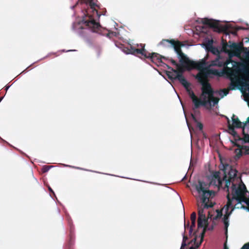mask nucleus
Segmentation results:
<instances>
[{
    "instance_id": "58836bf2",
    "label": "nucleus",
    "mask_w": 249,
    "mask_h": 249,
    "mask_svg": "<svg viewBox=\"0 0 249 249\" xmlns=\"http://www.w3.org/2000/svg\"><path fill=\"white\" fill-rule=\"evenodd\" d=\"M189 222H188L187 224H186L185 223H184V228H185V229H186L187 228H189Z\"/></svg>"
},
{
    "instance_id": "864d4df0",
    "label": "nucleus",
    "mask_w": 249,
    "mask_h": 249,
    "mask_svg": "<svg viewBox=\"0 0 249 249\" xmlns=\"http://www.w3.org/2000/svg\"><path fill=\"white\" fill-rule=\"evenodd\" d=\"M209 216H210V217H211V216H210V213H209Z\"/></svg>"
},
{
    "instance_id": "bb28decb",
    "label": "nucleus",
    "mask_w": 249,
    "mask_h": 249,
    "mask_svg": "<svg viewBox=\"0 0 249 249\" xmlns=\"http://www.w3.org/2000/svg\"><path fill=\"white\" fill-rule=\"evenodd\" d=\"M200 222H201L200 226L197 224V226H198V228H203L205 225H208L207 220H203V219H201Z\"/></svg>"
},
{
    "instance_id": "f3484780",
    "label": "nucleus",
    "mask_w": 249,
    "mask_h": 249,
    "mask_svg": "<svg viewBox=\"0 0 249 249\" xmlns=\"http://www.w3.org/2000/svg\"><path fill=\"white\" fill-rule=\"evenodd\" d=\"M224 65V62L221 61L219 58V57L216 58L215 60H213L211 61L210 66H218L222 67Z\"/></svg>"
},
{
    "instance_id": "e433bc0d",
    "label": "nucleus",
    "mask_w": 249,
    "mask_h": 249,
    "mask_svg": "<svg viewBox=\"0 0 249 249\" xmlns=\"http://www.w3.org/2000/svg\"><path fill=\"white\" fill-rule=\"evenodd\" d=\"M186 243H182L180 249H185L184 248L186 246Z\"/></svg>"
},
{
    "instance_id": "ddd939ff",
    "label": "nucleus",
    "mask_w": 249,
    "mask_h": 249,
    "mask_svg": "<svg viewBox=\"0 0 249 249\" xmlns=\"http://www.w3.org/2000/svg\"><path fill=\"white\" fill-rule=\"evenodd\" d=\"M219 174L220 173L218 172H216L213 174L210 184H207V185L209 186V188L210 187V185H214L217 187L218 189L220 188H223L222 184L225 180H224V179L223 180L221 179ZM205 183L207 184L206 183Z\"/></svg>"
},
{
    "instance_id": "72a5a7b5",
    "label": "nucleus",
    "mask_w": 249,
    "mask_h": 249,
    "mask_svg": "<svg viewBox=\"0 0 249 249\" xmlns=\"http://www.w3.org/2000/svg\"><path fill=\"white\" fill-rule=\"evenodd\" d=\"M170 61H171V62L172 63V64L173 65L176 66V67L179 65L178 63H177V62H176L175 60H174V59H171L170 60Z\"/></svg>"
},
{
    "instance_id": "423d86ee",
    "label": "nucleus",
    "mask_w": 249,
    "mask_h": 249,
    "mask_svg": "<svg viewBox=\"0 0 249 249\" xmlns=\"http://www.w3.org/2000/svg\"><path fill=\"white\" fill-rule=\"evenodd\" d=\"M222 50L229 53L230 56H235L239 57L242 52L246 54V57L249 58V47H244L242 42L236 43L229 41L228 43L222 39Z\"/></svg>"
},
{
    "instance_id": "2eb2a0df",
    "label": "nucleus",
    "mask_w": 249,
    "mask_h": 249,
    "mask_svg": "<svg viewBox=\"0 0 249 249\" xmlns=\"http://www.w3.org/2000/svg\"><path fill=\"white\" fill-rule=\"evenodd\" d=\"M235 115L233 114L231 118L232 121V124L231 125L233 126L234 127L238 128H242L243 133H244V128L246 125H247V122H248V121L245 123H242L240 121V120L237 117L235 118Z\"/></svg>"
},
{
    "instance_id": "c03bdc74",
    "label": "nucleus",
    "mask_w": 249,
    "mask_h": 249,
    "mask_svg": "<svg viewBox=\"0 0 249 249\" xmlns=\"http://www.w3.org/2000/svg\"><path fill=\"white\" fill-rule=\"evenodd\" d=\"M240 29H243V30H244V29H246V28H243V27H238V28H237V30H240Z\"/></svg>"
},
{
    "instance_id": "7ed1b4c3",
    "label": "nucleus",
    "mask_w": 249,
    "mask_h": 249,
    "mask_svg": "<svg viewBox=\"0 0 249 249\" xmlns=\"http://www.w3.org/2000/svg\"><path fill=\"white\" fill-rule=\"evenodd\" d=\"M195 188L198 193V197L200 199L201 203L203 204V208H198V215L205 214L204 209L212 208L213 204L212 202H209L210 198H213L215 195V192L209 190V186L205 182L198 180L197 184H196Z\"/></svg>"
},
{
    "instance_id": "ea45409f",
    "label": "nucleus",
    "mask_w": 249,
    "mask_h": 249,
    "mask_svg": "<svg viewBox=\"0 0 249 249\" xmlns=\"http://www.w3.org/2000/svg\"><path fill=\"white\" fill-rule=\"evenodd\" d=\"M114 34H115V33H113V32L108 33L107 34V36H109V37H111V35H114Z\"/></svg>"
},
{
    "instance_id": "de8ad7c7",
    "label": "nucleus",
    "mask_w": 249,
    "mask_h": 249,
    "mask_svg": "<svg viewBox=\"0 0 249 249\" xmlns=\"http://www.w3.org/2000/svg\"><path fill=\"white\" fill-rule=\"evenodd\" d=\"M248 91H249L248 96L249 97V88H248Z\"/></svg>"
},
{
    "instance_id": "20e7f679",
    "label": "nucleus",
    "mask_w": 249,
    "mask_h": 249,
    "mask_svg": "<svg viewBox=\"0 0 249 249\" xmlns=\"http://www.w3.org/2000/svg\"><path fill=\"white\" fill-rule=\"evenodd\" d=\"M211 74L217 75L218 74V71L215 69L206 68L204 71L199 72L196 75V78L202 85L201 89L202 95L203 96L204 94H207L211 100L213 99V100L214 99V100H215L214 104H218L219 100V98L214 96V91L210 84L206 81L208 75Z\"/></svg>"
},
{
    "instance_id": "6ab92c4d",
    "label": "nucleus",
    "mask_w": 249,
    "mask_h": 249,
    "mask_svg": "<svg viewBox=\"0 0 249 249\" xmlns=\"http://www.w3.org/2000/svg\"><path fill=\"white\" fill-rule=\"evenodd\" d=\"M228 129L229 131H230L231 133L234 136H235V135L237 134L236 132L235 131L234 129V127L233 126H232L231 124H230V121L228 119Z\"/></svg>"
},
{
    "instance_id": "f8f14e48",
    "label": "nucleus",
    "mask_w": 249,
    "mask_h": 249,
    "mask_svg": "<svg viewBox=\"0 0 249 249\" xmlns=\"http://www.w3.org/2000/svg\"><path fill=\"white\" fill-rule=\"evenodd\" d=\"M181 64H182L181 66L180 65H178V66H177V70L174 69L173 68H171V67H170L168 65H167V68L168 69L175 71L177 73L178 80L180 83H183V84H184V83L185 84V83H186L187 80L185 79V78L183 75V73L184 72L185 69L187 70L186 66V65L184 63H183V64L181 63Z\"/></svg>"
},
{
    "instance_id": "603ef678",
    "label": "nucleus",
    "mask_w": 249,
    "mask_h": 249,
    "mask_svg": "<svg viewBox=\"0 0 249 249\" xmlns=\"http://www.w3.org/2000/svg\"><path fill=\"white\" fill-rule=\"evenodd\" d=\"M192 116H193V118H195V117H194V116L193 115H192Z\"/></svg>"
},
{
    "instance_id": "393cba45",
    "label": "nucleus",
    "mask_w": 249,
    "mask_h": 249,
    "mask_svg": "<svg viewBox=\"0 0 249 249\" xmlns=\"http://www.w3.org/2000/svg\"><path fill=\"white\" fill-rule=\"evenodd\" d=\"M214 54H217L219 53V51L218 49L215 47L213 46L212 48L209 51Z\"/></svg>"
},
{
    "instance_id": "1a4fd4ad",
    "label": "nucleus",
    "mask_w": 249,
    "mask_h": 249,
    "mask_svg": "<svg viewBox=\"0 0 249 249\" xmlns=\"http://www.w3.org/2000/svg\"><path fill=\"white\" fill-rule=\"evenodd\" d=\"M179 62L180 63L185 64L187 70L188 71H190L193 69H197L200 70L204 68L206 64L205 60H202L201 62H196L194 61L190 60L184 53L180 58Z\"/></svg>"
},
{
    "instance_id": "c756f323",
    "label": "nucleus",
    "mask_w": 249,
    "mask_h": 249,
    "mask_svg": "<svg viewBox=\"0 0 249 249\" xmlns=\"http://www.w3.org/2000/svg\"><path fill=\"white\" fill-rule=\"evenodd\" d=\"M243 140L245 142H249V134H244V137Z\"/></svg>"
},
{
    "instance_id": "37998d69",
    "label": "nucleus",
    "mask_w": 249,
    "mask_h": 249,
    "mask_svg": "<svg viewBox=\"0 0 249 249\" xmlns=\"http://www.w3.org/2000/svg\"><path fill=\"white\" fill-rule=\"evenodd\" d=\"M224 249H229L227 247V245H226V243H225L224 244Z\"/></svg>"
},
{
    "instance_id": "b1692460",
    "label": "nucleus",
    "mask_w": 249,
    "mask_h": 249,
    "mask_svg": "<svg viewBox=\"0 0 249 249\" xmlns=\"http://www.w3.org/2000/svg\"><path fill=\"white\" fill-rule=\"evenodd\" d=\"M201 219H203V220H207L206 218L205 214H201V215H198L197 222H198V225H199L200 226L201 225L200 221L201 220Z\"/></svg>"
},
{
    "instance_id": "9d476101",
    "label": "nucleus",
    "mask_w": 249,
    "mask_h": 249,
    "mask_svg": "<svg viewBox=\"0 0 249 249\" xmlns=\"http://www.w3.org/2000/svg\"><path fill=\"white\" fill-rule=\"evenodd\" d=\"M227 73L231 77H236L238 74L240 72L244 74L249 79V70L246 66L243 63H238L233 68L226 67Z\"/></svg>"
},
{
    "instance_id": "39448f33",
    "label": "nucleus",
    "mask_w": 249,
    "mask_h": 249,
    "mask_svg": "<svg viewBox=\"0 0 249 249\" xmlns=\"http://www.w3.org/2000/svg\"><path fill=\"white\" fill-rule=\"evenodd\" d=\"M122 50L124 52L127 54H132L139 56L141 59L149 58L153 62L161 63L162 58H165L160 54L156 53H150L144 48V44H141V48L139 49L135 48L132 46L130 47H124L121 44Z\"/></svg>"
},
{
    "instance_id": "a211bd4d",
    "label": "nucleus",
    "mask_w": 249,
    "mask_h": 249,
    "mask_svg": "<svg viewBox=\"0 0 249 249\" xmlns=\"http://www.w3.org/2000/svg\"><path fill=\"white\" fill-rule=\"evenodd\" d=\"M166 74L168 76V78L171 80H178V77L177 76V73L173 71H166Z\"/></svg>"
},
{
    "instance_id": "f257e3e1",
    "label": "nucleus",
    "mask_w": 249,
    "mask_h": 249,
    "mask_svg": "<svg viewBox=\"0 0 249 249\" xmlns=\"http://www.w3.org/2000/svg\"><path fill=\"white\" fill-rule=\"evenodd\" d=\"M231 189L232 197L231 198L230 197L229 191H227L228 194L227 195V198L228 201L227 204L224 207L226 209V212L223 218V222L224 224L226 232H227L228 227L229 225V217L232 211L235 208V207L232 205V200L233 199H235L238 203H241L242 202L246 203L248 202L247 198L246 197L247 190L244 183H242V184H239L238 186H237L235 184L232 183Z\"/></svg>"
},
{
    "instance_id": "3c124183",
    "label": "nucleus",
    "mask_w": 249,
    "mask_h": 249,
    "mask_svg": "<svg viewBox=\"0 0 249 249\" xmlns=\"http://www.w3.org/2000/svg\"><path fill=\"white\" fill-rule=\"evenodd\" d=\"M190 249H194V248L193 247H191Z\"/></svg>"
},
{
    "instance_id": "9b49d317",
    "label": "nucleus",
    "mask_w": 249,
    "mask_h": 249,
    "mask_svg": "<svg viewBox=\"0 0 249 249\" xmlns=\"http://www.w3.org/2000/svg\"><path fill=\"white\" fill-rule=\"evenodd\" d=\"M202 23L204 25H208L211 28H214L218 32H223L226 35L228 34L227 31L229 26L227 25H219L217 20L204 18L202 19Z\"/></svg>"
},
{
    "instance_id": "f03ea898",
    "label": "nucleus",
    "mask_w": 249,
    "mask_h": 249,
    "mask_svg": "<svg viewBox=\"0 0 249 249\" xmlns=\"http://www.w3.org/2000/svg\"><path fill=\"white\" fill-rule=\"evenodd\" d=\"M88 8L84 12L82 21L86 26L93 32H98L101 28L99 20L101 15L98 12L99 6L93 0H90L88 3Z\"/></svg>"
},
{
    "instance_id": "09e8293b",
    "label": "nucleus",
    "mask_w": 249,
    "mask_h": 249,
    "mask_svg": "<svg viewBox=\"0 0 249 249\" xmlns=\"http://www.w3.org/2000/svg\"><path fill=\"white\" fill-rule=\"evenodd\" d=\"M2 98H3V97H1V98H0V102H1V101L2 100Z\"/></svg>"
},
{
    "instance_id": "4be33fe9",
    "label": "nucleus",
    "mask_w": 249,
    "mask_h": 249,
    "mask_svg": "<svg viewBox=\"0 0 249 249\" xmlns=\"http://www.w3.org/2000/svg\"><path fill=\"white\" fill-rule=\"evenodd\" d=\"M229 92V89H221L220 90L219 94L222 96L223 97L224 96H226Z\"/></svg>"
},
{
    "instance_id": "79ce46f5",
    "label": "nucleus",
    "mask_w": 249,
    "mask_h": 249,
    "mask_svg": "<svg viewBox=\"0 0 249 249\" xmlns=\"http://www.w3.org/2000/svg\"><path fill=\"white\" fill-rule=\"evenodd\" d=\"M48 189H49V190L50 191V192L53 193V194H54L53 191V190H52V189L50 187H48Z\"/></svg>"
},
{
    "instance_id": "aec40b11",
    "label": "nucleus",
    "mask_w": 249,
    "mask_h": 249,
    "mask_svg": "<svg viewBox=\"0 0 249 249\" xmlns=\"http://www.w3.org/2000/svg\"><path fill=\"white\" fill-rule=\"evenodd\" d=\"M185 88L188 93H190V92L192 91V89L190 88L191 84L186 80V83L183 84V83H180Z\"/></svg>"
},
{
    "instance_id": "a878e982",
    "label": "nucleus",
    "mask_w": 249,
    "mask_h": 249,
    "mask_svg": "<svg viewBox=\"0 0 249 249\" xmlns=\"http://www.w3.org/2000/svg\"><path fill=\"white\" fill-rule=\"evenodd\" d=\"M236 86V84L233 81V79H231V83L229 86V89H231V90L234 89Z\"/></svg>"
},
{
    "instance_id": "a18cd8bd",
    "label": "nucleus",
    "mask_w": 249,
    "mask_h": 249,
    "mask_svg": "<svg viewBox=\"0 0 249 249\" xmlns=\"http://www.w3.org/2000/svg\"><path fill=\"white\" fill-rule=\"evenodd\" d=\"M230 60H227L226 62L225 63V64L227 65L228 64L230 63Z\"/></svg>"
},
{
    "instance_id": "473e14b6",
    "label": "nucleus",
    "mask_w": 249,
    "mask_h": 249,
    "mask_svg": "<svg viewBox=\"0 0 249 249\" xmlns=\"http://www.w3.org/2000/svg\"><path fill=\"white\" fill-rule=\"evenodd\" d=\"M241 249H249V243L245 244L242 248Z\"/></svg>"
},
{
    "instance_id": "f704fd0d",
    "label": "nucleus",
    "mask_w": 249,
    "mask_h": 249,
    "mask_svg": "<svg viewBox=\"0 0 249 249\" xmlns=\"http://www.w3.org/2000/svg\"><path fill=\"white\" fill-rule=\"evenodd\" d=\"M188 239V237L187 236L185 235V232L184 233L183 237V241L182 243H186V241Z\"/></svg>"
},
{
    "instance_id": "4c0bfd02",
    "label": "nucleus",
    "mask_w": 249,
    "mask_h": 249,
    "mask_svg": "<svg viewBox=\"0 0 249 249\" xmlns=\"http://www.w3.org/2000/svg\"><path fill=\"white\" fill-rule=\"evenodd\" d=\"M198 127H199L200 130H202V128H203V125H202V124L199 123L198 124Z\"/></svg>"
},
{
    "instance_id": "cd10ccee",
    "label": "nucleus",
    "mask_w": 249,
    "mask_h": 249,
    "mask_svg": "<svg viewBox=\"0 0 249 249\" xmlns=\"http://www.w3.org/2000/svg\"><path fill=\"white\" fill-rule=\"evenodd\" d=\"M50 168V166L47 165H44L42 167L41 171L42 173H44L48 172Z\"/></svg>"
},
{
    "instance_id": "7c9ffc66",
    "label": "nucleus",
    "mask_w": 249,
    "mask_h": 249,
    "mask_svg": "<svg viewBox=\"0 0 249 249\" xmlns=\"http://www.w3.org/2000/svg\"><path fill=\"white\" fill-rule=\"evenodd\" d=\"M196 213L195 212H193L191 214V221H196Z\"/></svg>"
},
{
    "instance_id": "412c9836",
    "label": "nucleus",
    "mask_w": 249,
    "mask_h": 249,
    "mask_svg": "<svg viewBox=\"0 0 249 249\" xmlns=\"http://www.w3.org/2000/svg\"><path fill=\"white\" fill-rule=\"evenodd\" d=\"M213 46V40H209L205 45L206 49L208 51H209L211 48Z\"/></svg>"
},
{
    "instance_id": "6e6552de",
    "label": "nucleus",
    "mask_w": 249,
    "mask_h": 249,
    "mask_svg": "<svg viewBox=\"0 0 249 249\" xmlns=\"http://www.w3.org/2000/svg\"><path fill=\"white\" fill-rule=\"evenodd\" d=\"M160 45L162 46L164 48H173L175 51L178 54V57L180 60L183 55V53L182 52L181 47L183 45L178 40H175L173 39H163L160 43Z\"/></svg>"
},
{
    "instance_id": "8fccbe9b",
    "label": "nucleus",
    "mask_w": 249,
    "mask_h": 249,
    "mask_svg": "<svg viewBox=\"0 0 249 249\" xmlns=\"http://www.w3.org/2000/svg\"><path fill=\"white\" fill-rule=\"evenodd\" d=\"M247 121H248V123H249V117L248 118Z\"/></svg>"
},
{
    "instance_id": "4468645a",
    "label": "nucleus",
    "mask_w": 249,
    "mask_h": 249,
    "mask_svg": "<svg viewBox=\"0 0 249 249\" xmlns=\"http://www.w3.org/2000/svg\"><path fill=\"white\" fill-rule=\"evenodd\" d=\"M237 171L235 170L231 169L229 172V178L227 179V176L225 173L224 176V180H225V185L223 189L226 191H229V187L231 184V180L234 179L236 176Z\"/></svg>"
},
{
    "instance_id": "c85d7f7f",
    "label": "nucleus",
    "mask_w": 249,
    "mask_h": 249,
    "mask_svg": "<svg viewBox=\"0 0 249 249\" xmlns=\"http://www.w3.org/2000/svg\"><path fill=\"white\" fill-rule=\"evenodd\" d=\"M196 226V221H191V225L190 227L189 232L191 233L193 231V228Z\"/></svg>"
},
{
    "instance_id": "c9c22d12",
    "label": "nucleus",
    "mask_w": 249,
    "mask_h": 249,
    "mask_svg": "<svg viewBox=\"0 0 249 249\" xmlns=\"http://www.w3.org/2000/svg\"><path fill=\"white\" fill-rule=\"evenodd\" d=\"M244 149L246 150V153L247 154H249V147L246 146H244Z\"/></svg>"
},
{
    "instance_id": "49530a36",
    "label": "nucleus",
    "mask_w": 249,
    "mask_h": 249,
    "mask_svg": "<svg viewBox=\"0 0 249 249\" xmlns=\"http://www.w3.org/2000/svg\"><path fill=\"white\" fill-rule=\"evenodd\" d=\"M9 87V86H8V87H6L5 88V89L6 90V91H7V90H8V89Z\"/></svg>"
},
{
    "instance_id": "0eeeda50",
    "label": "nucleus",
    "mask_w": 249,
    "mask_h": 249,
    "mask_svg": "<svg viewBox=\"0 0 249 249\" xmlns=\"http://www.w3.org/2000/svg\"><path fill=\"white\" fill-rule=\"evenodd\" d=\"M188 94L191 98L194 104V108L196 109L198 108L200 106H206L208 104L209 105V108H210L212 107H214L217 104H214L215 100H214V99L213 100V99L211 100L207 94H204L203 96L202 95V94H201L200 97L202 98V100L198 98L196 96L193 91L190 92Z\"/></svg>"
},
{
    "instance_id": "5701e85b",
    "label": "nucleus",
    "mask_w": 249,
    "mask_h": 249,
    "mask_svg": "<svg viewBox=\"0 0 249 249\" xmlns=\"http://www.w3.org/2000/svg\"><path fill=\"white\" fill-rule=\"evenodd\" d=\"M216 212H217V215L213 218V220H217L218 218H220L222 216V212L221 210H216Z\"/></svg>"
},
{
    "instance_id": "2f4dec72",
    "label": "nucleus",
    "mask_w": 249,
    "mask_h": 249,
    "mask_svg": "<svg viewBox=\"0 0 249 249\" xmlns=\"http://www.w3.org/2000/svg\"><path fill=\"white\" fill-rule=\"evenodd\" d=\"M70 244L72 245L73 244L72 238V230L71 228L70 230Z\"/></svg>"
},
{
    "instance_id": "dca6fc26",
    "label": "nucleus",
    "mask_w": 249,
    "mask_h": 249,
    "mask_svg": "<svg viewBox=\"0 0 249 249\" xmlns=\"http://www.w3.org/2000/svg\"><path fill=\"white\" fill-rule=\"evenodd\" d=\"M234 145L238 148L237 149H236L234 151V152L236 154L235 158L236 159H238L242 155V151L241 150L242 147L239 144H238L237 143H235Z\"/></svg>"
},
{
    "instance_id": "a19ab883",
    "label": "nucleus",
    "mask_w": 249,
    "mask_h": 249,
    "mask_svg": "<svg viewBox=\"0 0 249 249\" xmlns=\"http://www.w3.org/2000/svg\"><path fill=\"white\" fill-rule=\"evenodd\" d=\"M245 43H248V42H249V37H246V38H245Z\"/></svg>"
}]
</instances>
